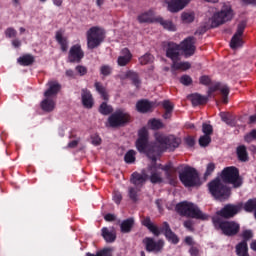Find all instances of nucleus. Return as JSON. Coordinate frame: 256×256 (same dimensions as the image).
<instances>
[{"label":"nucleus","instance_id":"obj_1","mask_svg":"<svg viewBox=\"0 0 256 256\" xmlns=\"http://www.w3.org/2000/svg\"><path fill=\"white\" fill-rule=\"evenodd\" d=\"M181 145V139L174 135H165L161 133L155 134V142L149 143V132L147 129L142 128L138 132V139L136 141V148L139 153H145L152 161V165L148 167L150 174L149 180L154 185L157 183H163V176L159 172L157 166V157L163 153V151H175L177 147Z\"/></svg>","mask_w":256,"mask_h":256},{"label":"nucleus","instance_id":"obj_2","mask_svg":"<svg viewBox=\"0 0 256 256\" xmlns=\"http://www.w3.org/2000/svg\"><path fill=\"white\" fill-rule=\"evenodd\" d=\"M48 89L44 92L45 99L41 102V109L46 113H51V111L55 110V97H57V93L61 91V84L57 81H49L47 83Z\"/></svg>","mask_w":256,"mask_h":256},{"label":"nucleus","instance_id":"obj_3","mask_svg":"<svg viewBox=\"0 0 256 256\" xmlns=\"http://www.w3.org/2000/svg\"><path fill=\"white\" fill-rule=\"evenodd\" d=\"M176 211L179 215L184 217H191L192 219H201L202 221H206L209 216L201 212L197 205L191 202H181L176 205Z\"/></svg>","mask_w":256,"mask_h":256},{"label":"nucleus","instance_id":"obj_4","mask_svg":"<svg viewBox=\"0 0 256 256\" xmlns=\"http://www.w3.org/2000/svg\"><path fill=\"white\" fill-rule=\"evenodd\" d=\"M212 223L215 229L222 231L223 235L227 237H233L239 233L241 226L235 221H225L220 216H214Z\"/></svg>","mask_w":256,"mask_h":256},{"label":"nucleus","instance_id":"obj_5","mask_svg":"<svg viewBox=\"0 0 256 256\" xmlns=\"http://www.w3.org/2000/svg\"><path fill=\"white\" fill-rule=\"evenodd\" d=\"M235 17V12L231 5H223L221 10L214 13L210 19V27L215 29V27H219V25H225L228 21H232Z\"/></svg>","mask_w":256,"mask_h":256},{"label":"nucleus","instance_id":"obj_6","mask_svg":"<svg viewBox=\"0 0 256 256\" xmlns=\"http://www.w3.org/2000/svg\"><path fill=\"white\" fill-rule=\"evenodd\" d=\"M208 189L215 199H219V201H223L225 199H229V195H231V190L225 182L221 180V178H215L208 184Z\"/></svg>","mask_w":256,"mask_h":256},{"label":"nucleus","instance_id":"obj_7","mask_svg":"<svg viewBox=\"0 0 256 256\" xmlns=\"http://www.w3.org/2000/svg\"><path fill=\"white\" fill-rule=\"evenodd\" d=\"M179 179L184 187H199L201 185V179L197 170L191 166H186L179 173Z\"/></svg>","mask_w":256,"mask_h":256},{"label":"nucleus","instance_id":"obj_8","mask_svg":"<svg viewBox=\"0 0 256 256\" xmlns=\"http://www.w3.org/2000/svg\"><path fill=\"white\" fill-rule=\"evenodd\" d=\"M88 49H97L103 41H105V30L103 28L94 26L86 32Z\"/></svg>","mask_w":256,"mask_h":256},{"label":"nucleus","instance_id":"obj_9","mask_svg":"<svg viewBox=\"0 0 256 256\" xmlns=\"http://www.w3.org/2000/svg\"><path fill=\"white\" fill-rule=\"evenodd\" d=\"M221 179L224 183L233 185L235 189L243 185V180L239 176V170L236 167L230 166L223 169Z\"/></svg>","mask_w":256,"mask_h":256},{"label":"nucleus","instance_id":"obj_10","mask_svg":"<svg viewBox=\"0 0 256 256\" xmlns=\"http://www.w3.org/2000/svg\"><path fill=\"white\" fill-rule=\"evenodd\" d=\"M131 121V116L124 109L116 110L108 118V123L110 127H124Z\"/></svg>","mask_w":256,"mask_h":256},{"label":"nucleus","instance_id":"obj_11","mask_svg":"<svg viewBox=\"0 0 256 256\" xmlns=\"http://www.w3.org/2000/svg\"><path fill=\"white\" fill-rule=\"evenodd\" d=\"M143 245H145V249L148 253H161L163 251V247H165V241L157 240L154 238L146 237L142 240Z\"/></svg>","mask_w":256,"mask_h":256},{"label":"nucleus","instance_id":"obj_12","mask_svg":"<svg viewBox=\"0 0 256 256\" xmlns=\"http://www.w3.org/2000/svg\"><path fill=\"white\" fill-rule=\"evenodd\" d=\"M246 27H247V22L245 21H241L237 25L236 32L230 41L231 49H237L239 47H243V38L241 37H243V33L245 32Z\"/></svg>","mask_w":256,"mask_h":256},{"label":"nucleus","instance_id":"obj_13","mask_svg":"<svg viewBox=\"0 0 256 256\" xmlns=\"http://www.w3.org/2000/svg\"><path fill=\"white\" fill-rule=\"evenodd\" d=\"M197 39L193 36H189L180 43V50L183 51L185 57H193L197 47L195 46Z\"/></svg>","mask_w":256,"mask_h":256},{"label":"nucleus","instance_id":"obj_14","mask_svg":"<svg viewBox=\"0 0 256 256\" xmlns=\"http://www.w3.org/2000/svg\"><path fill=\"white\" fill-rule=\"evenodd\" d=\"M241 211V206L227 204L220 211L217 212V217H222L224 219H231V217H235Z\"/></svg>","mask_w":256,"mask_h":256},{"label":"nucleus","instance_id":"obj_15","mask_svg":"<svg viewBox=\"0 0 256 256\" xmlns=\"http://www.w3.org/2000/svg\"><path fill=\"white\" fill-rule=\"evenodd\" d=\"M83 57H85V53L83 52V49H81V45L76 44L70 48L68 54V61L70 63H81Z\"/></svg>","mask_w":256,"mask_h":256},{"label":"nucleus","instance_id":"obj_16","mask_svg":"<svg viewBox=\"0 0 256 256\" xmlns=\"http://www.w3.org/2000/svg\"><path fill=\"white\" fill-rule=\"evenodd\" d=\"M181 50V46L174 43L168 42L166 48V57L171 59L172 61H177L179 59V51Z\"/></svg>","mask_w":256,"mask_h":256},{"label":"nucleus","instance_id":"obj_17","mask_svg":"<svg viewBox=\"0 0 256 256\" xmlns=\"http://www.w3.org/2000/svg\"><path fill=\"white\" fill-rule=\"evenodd\" d=\"M154 107L155 103L150 102L149 100H139L136 103V111H138V113H149L153 111Z\"/></svg>","mask_w":256,"mask_h":256},{"label":"nucleus","instance_id":"obj_18","mask_svg":"<svg viewBox=\"0 0 256 256\" xmlns=\"http://www.w3.org/2000/svg\"><path fill=\"white\" fill-rule=\"evenodd\" d=\"M149 178V175L143 173L139 174L137 172L132 174L131 183L134 185V187L141 189L143 185H145V182Z\"/></svg>","mask_w":256,"mask_h":256},{"label":"nucleus","instance_id":"obj_19","mask_svg":"<svg viewBox=\"0 0 256 256\" xmlns=\"http://www.w3.org/2000/svg\"><path fill=\"white\" fill-rule=\"evenodd\" d=\"M142 224L144 225V227H147L150 233H152L155 237H159V235L163 233V228L161 229L157 227V225L153 224L150 217H146L142 221Z\"/></svg>","mask_w":256,"mask_h":256},{"label":"nucleus","instance_id":"obj_20","mask_svg":"<svg viewBox=\"0 0 256 256\" xmlns=\"http://www.w3.org/2000/svg\"><path fill=\"white\" fill-rule=\"evenodd\" d=\"M163 225H164L163 232H164L166 239L168 241H170V243L177 245V243H179V237H177L175 235V232H173V230H171V226H169V223L164 222Z\"/></svg>","mask_w":256,"mask_h":256},{"label":"nucleus","instance_id":"obj_21","mask_svg":"<svg viewBox=\"0 0 256 256\" xmlns=\"http://www.w3.org/2000/svg\"><path fill=\"white\" fill-rule=\"evenodd\" d=\"M131 59H133L131 51H129L127 48H124L121 51V55L118 57L117 63L119 67H125V65L131 62Z\"/></svg>","mask_w":256,"mask_h":256},{"label":"nucleus","instance_id":"obj_22","mask_svg":"<svg viewBox=\"0 0 256 256\" xmlns=\"http://www.w3.org/2000/svg\"><path fill=\"white\" fill-rule=\"evenodd\" d=\"M81 97L82 105H84L86 109L93 108V95L91 94V91L87 88L82 89Z\"/></svg>","mask_w":256,"mask_h":256},{"label":"nucleus","instance_id":"obj_23","mask_svg":"<svg viewBox=\"0 0 256 256\" xmlns=\"http://www.w3.org/2000/svg\"><path fill=\"white\" fill-rule=\"evenodd\" d=\"M185 5H187L185 0H171L168 2V11L171 13H177L182 9H185Z\"/></svg>","mask_w":256,"mask_h":256},{"label":"nucleus","instance_id":"obj_24","mask_svg":"<svg viewBox=\"0 0 256 256\" xmlns=\"http://www.w3.org/2000/svg\"><path fill=\"white\" fill-rule=\"evenodd\" d=\"M102 237L106 243H115V240L117 239V232H115V229L113 228L112 230H109V228L104 227L102 228Z\"/></svg>","mask_w":256,"mask_h":256},{"label":"nucleus","instance_id":"obj_25","mask_svg":"<svg viewBox=\"0 0 256 256\" xmlns=\"http://www.w3.org/2000/svg\"><path fill=\"white\" fill-rule=\"evenodd\" d=\"M189 99L194 107H197V105H205V103L209 101V97L203 96L199 93H194L190 95Z\"/></svg>","mask_w":256,"mask_h":256},{"label":"nucleus","instance_id":"obj_26","mask_svg":"<svg viewBox=\"0 0 256 256\" xmlns=\"http://www.w3.org/2000/svg\"><path fill=\"white\" fill-rule=\"evenodd\" d=\"M139 23H153L155 21V12L149 10L138 16Z\"/></svg>","mask_w":256,"mask_h":256},{"label":"nucleus","instance_id":"obj_27","mask_svg":"<svg viewBox=\"0 0 256 256\" xmlns=\"http://www.w3.org/2000/svg\"><path fill=\"white\" fill-rule=\"evenodd\" d=\"M156 21H157V23H160V25L167 31H177V27L170 20H165L161 17H158V18H156Z\"/></svg>","mask_w":256,"mask_h":256},{"label":"nucleus","instance_id":"obj_28","mask_svg":"<svg viewBox=\"0 0 256 256\" xmlns=\"http://www.w3.org/2000/svg\"><path fill=\"white\" fill-rule=\"evenodd\" d=\"M191 69V63L189 62H178L177 60L173 61L172 71H187Z\"/></svg>","mask_w":256,"mask_h":256},{"label":"nucleus","instance_id":"obj_29","mask_svg":"<svg viewBox=\"0 0 256 256\" xmlns=\"http://www.w3.org/2000/svg\"><path fill=\"white\" fill-rule=\"evenodd\" d=\"M18 63L24 67H29V65L35 63V58L30 54H26L18 58Z\"/></svg>","mask_w":256,"mask_h":256},{"label":"nucleus","instance_id":"obj_30","mask_svg":"<svg viewBox=\"0 0 256 256\" xmlns=\"http://www.w3.org/2000/svg\"><path fill=\"white\" fill-rule=\"evenodd\" d=\"M218 91H220L222 95V101L223 103H229V86L227 84H221L219 83Z\"/></svg>","mask_w":256,"mask_h":256},{"label":"nucleus","instance_id":"obj_31","mask_svg":"<svg viewBox=\"0 0 256 256\" xmlns=\"http://www.w3.org/2000/svg\"><path fill=\"white\" fill-rule=\"evenodd\" d=\"M134 223L135 221L132 218L124 220L120 225L122 233H130Z\"/></svg>","mask_w":256,"mask_h":256},{"label":"nucleus","instance_id":"obj_32","mask_svg":"<svg viewBox=\"0 0 256 256\" xmlns=\"http://www.w3.org/2000/svg\"><path fill=\"white\" fill-rule=\"evenodd\" d=\"M94 87L96 91L101 95V97L104 99V101H109V95L107 94V89L101 82H95Z\"/></svg>","mask_w":256,"mask_h":256},{"label":"nucleus","instance_id":"obj_33","mask_svg":"<svg viewBox=\"0 0 256 256\" xmlns=\"http://www.w3.org/2000/svg\"><path fill=\"white\" fill-rule=\"evenodd\" d=\"M141 191V188L137 187H129L128 188V197L133 201V203H137L139 201V192Z\"/></svg>","mask_w":256,"mask_h":256},{"label":"nucleus","instance_id":"obj_34","mask_svg":"<svg viewBox=\"0 0 256 256\" xmlns=\"http://www.w3.org/2000/svg\"><path fill=\"white\" fill-rule=\"evenodd\" d=\"M237 155H238V159L239 161H249V156L247 154V147H245V145L239 146L237 148Z\"/></svg>","mask_w":256,"mask_h":256},{"label":"nucleus","instance_id":"obj_35","mask_svg":"<svg viewBox=\"0 0 256 256\" xmlns=\"http://www.w3.org/2000/svg\"><path fill=\"white\" fill-rule=\"evenodd\" d=\"M56 41L61 45L62 51L66 52L68 49L67 38L63 37V33L60 31L56 32Z\"/></svg>","mask_w":256,"mask_h":256},{"label":"nucleus","instance_id":"obj_36","mask_svg":"<svg viewBox=\"0 0 256 256\" xmlns=\"http://www.w3.org/2000/svg\"><path fill=\"white\" fill-rule=\"evenodd\" d=\"M126 77L127 79H131L133 85H135V87H139V85H141V80L139 79V74H137V72H133V71H128L126 73Z\"/></svg>","mask_w":256,"mask_h":256},{"label":"nucleus","instance_id":"obj_37","mask_svg":"<svg viewBox=\"0 0 256 256\" xmlns=\"http://www.w3.org/2000/svg\"><path fill=\"white\" fill-rule=\"evenodd\" d=\"M99 112L102 115H109L113 113V107L107 104V102H103L99 107Z\"/></svg>","mask_w":256,"mask_h":256},{"label":"nucleus","instance_id":"obj_38","mask_svg":"<svg viewBox=\"0 0 256 256\" xmlns=\"http://www.w3.org/2000/svg\"><path fill=\"white\" fill-rule=\"evenodd\" d=\"M135 155H137V152H135V150H129L124 156L125 163H135Z\"/></svg>","mask_w":256,"mask_h":256},{"label":"nucleus","instance_id":"obj_39","mask_svg":"<svg viewBox=\"0 0 256 256\" xmlns=\"http://www.w3.org/2000/svg\"><path fill=\"white\" fill-rule=\"evenodd\" d=\"M153 60L154 58L151 54H145L139 58V62L141 65H149V63H153Z\"/></svg>","mask_w":256,"mask_h":256},{"label":"nucleus","instance_id":"obj_40","mask_svg":"<svg viewBox=\"0 0 256 256\" xmlns=\"http://www.w3.org/2000/svg\"><path fill=\"white\" fill-rule=\"evenodd\" d=\"M100 73L104 77H109V75L113 73V67H111L110 65H102L100 67Z\"/></svg>","mask_w":256,"mask_h":256},{"label":"nucleus","instance_id":"obj_41","mask_svg":"<svg viewBox=\"0 0 256 256\" xmlns=\"http://www.w3.org/2000/svg\"><path fill=\"white\" fill-rule=\"evenodd\" d=\"M202 133H204V135H208V137H211V135H213V126H211V124L203 123Z\"/></svg>","mask_w":256,"mask_h":256},{"label":"nucleus","instance_id":"obj_42","mask_svg":"<svg viewBox=\"0 0 256 256\" xmlns=\"http://www.w3.org/2000/svg\"><path fill=\"white\" fill-rule=\"evenodd\" d=\"M211 143V136L203 135L199 138L200 147H207Z\"/></svg>","mask_w":256,"mask_h":256},{"label":"nucleus","instance_id":"obj_43","mask_svg":"<svg viewBox=\"0 0 256 256\" xmlns=\"http://www.w3.org/2000/svg\"><path fill=\"white\" fill-rule=\"evenodd\" d=\"M242 237H243V241L242 243H245L246 246H247V241H249V239H253V231L251 230H245L243 231L242 233Z\"/></svg>","mask_w":256,"mask_h":256},{"label":"nucleus","instance_id":"obj_44","mask_svg":"<svg viewBox=\"0 0 256 256\" xmlns=\"http://www.w3.org/2000/svg\"><path fill=\"white\" fill-rule=\"evenodd\" d=\"M151 129L157 130V129H163V122L161 120L153 119L150 121Z\"/></svg>","mask_w":256,"mask_h":256},{"label":"nucleus","instance_id":"obj_45","mask_svg":"<svg viewBox=\"0 0 256 256\" xmlns=\"http://www.w3.org/2000/svg\"><path fill=\"white\" fill-rule=\"evenodd\" d=\"M246 143H251V141L256 140V129H253L251 132L245 135L244 137Z\"/></svg>","mask_w":256,"mask_h":256},{"label":"nucleus","instance_id":"obj_46","mask_svg":"<svg viewBox=\"0 0 256 256\" xmlns=\"http://www.w3.org/2000/svg\"><path fill=\"white\" fill-rule=\"evenodd\" d=\"M180 83H182V85H185L187 87L191 85V83H193V79L189 75H183L182 77H180Z\"/></svg>","mask_w":256,"mask_h":256},{"label":"nucleus","instance_id":"obj_47","mask_svg":"<svg viewBox=\"0 0 256 256\" xmlns=\"http://www.w3.org/2000/svg\"><path fill=\"white\" fill-rule=\"evenodd\" d=\"M221 119L224 123H226V125H229L230 127H235V120L229 118L227 114H222Z\"/></svg>","mask_w":256,"mask_h":256},{"label":"nucleus","instance_id":"obj_48","mask_svg":"<svg viewBox=\"0 0 256 256\" xmlns=\"http://www.w3.org/2000/svg\"><path fill=\"white\" fill-rule=\"evenodd\" d=\"M182 21H184V23H193V21H195V16L190 13H183Z\"/></svg>","mask_w":256,"mask_h":256},{"label":"nucleus","instance_id":"obj_49","mask_svg":"<svg viewBox=\"0 0 256 256\" xmlns=\"http://www.w3.org/2000/svg\"><path fill=\"white\" fill-rule=\"evenodd\" d=\"M162 107L165 109V111L173 112L175 105H173V103H171L169 100H164L162 101Z\"/></svg>","mask_w":256,"mask_h":256},{"label":"nucleus","instance_id":"obj_50","mask_svg":"<svg viewBox=\"0 0 256 256\" xmlns=\"http://www.w3.org/2000/svg\"><path fill=\"white\" fill-rule=\"evenodd\" d=\"M215 171V163L211 162L206 167V172L204 174V178L207 179L211 173Z\"/></svg>","mask_w":256,"mask_h":256},{"label":"nucleus","instance_id":"obj_51","mask_svg":"<svg viewBox=\"0 0 256 256\" xmlns=\"http://www.w3.org/2000/svg\"><path fill=\"white\" fill-rule=\"evenodd\" d=\"M122 200H123V195H121V192L115 191L113 194V201L116 203V205H120Z\"/></svg>","mask_w":256,"mask_h":256},{"label":"nucleus","instance_id":"obj_52","mask_svg":"<svg viewBox=\"0 0 256 256\" xmlns=\"http://www.w3.org/2000/svg\"><path fill=\"white\" fill-rule=\"evenodd\" d=\"M5 35L6 37H8L9 39L13 38V37H17V30H15L14 28H8L5 31Z\"/></svg>","mask_w":256,"mask_h":256},{"label":"nucleus","instance_id":"obj_53","mask_svg":"<svg viewBox=\"0 0 256 256\" xmlns=\"http://www.w3.org/2000/svg\"><path fill=\"white\" fill-rule=\"evenodd\" d=\"M76 71L80 77H83V75H87V67L78 65L76 66Z\"/></svg>","mask_w":256,"mask_h":256},{"label":"nucleus","instance_id":"obj_54","mask_svg":"<svg viewBox=\"0 0 256 256\" xmlns=\"http://www.w3.org/2000/svg\"><path fill=\"white\" fill-rule=\"evenodd\" d=\"M200 83H201V85H210L211 78L207 75H204V76L200 77Z\"/></svg>","mask_w":256,"mask_h":256},{"label":"nucleus","instance_id":"obj_55","mask_svg":"<svg viewBox=\"0 0 256 256\" xmlns=\"http://www.w3.org/2000/svg\"><path fill=\"white\" fill-rule=\"evenodd\" d=\"M215 91H219V82L216 83L215 85L209 87V89H208V96H206V97H211V94L215 93Z\"/></svg>","mask_w":256,"mask_h":256},{"label":"nucleus","instance_id":"obj_56","mask_svg":"<svg viewBox=\"0 0 256 256\" xmlns=\"http://www.w3.org/2000/svg\"><path fill=\"white\" fill-rule=\"evenodd\" d=\"M185 143L188 145V147H193V145H195V139H193L191 136H188L185 138Z\"/></svg>","mask_w":256,"mask_h":256},{"label":"nucleus","instance_id":"obj_57","mask_svg":"<svg viewBox=\"0 0 256 256\" xmlns=\"http://www.w3.org/2000/svg\"><path fill=\"white\" fill-rule=\"evenodd\" d=\"M189 253H190L191 256H199V248H197L195 246H192L189 249Z\"/></svg>","mask_w":256,"mask_h":256},{"label":"nucleus","instance_id":"obj_58","mask_svg":"<svg viewBox=\"0 0 256 256\" xmlns=\"http://www.w3.org/2000/svg\"><path fill=\"white\" fill-rule=\"evenodd\" d=\"M184 227L188 229V231H193V220H187L184 222Z\"/></svg>","mask_w":256,"mask_h":256},{"label":"nucleus","instance_id":"obj_59","mask_svg":"<svg viewBox=\"0 0 256 256\" xmlns=\"http://www.w3.org/2000/svg\"><path fill=\"white\" fill-rule=\"evenodd\" d=\"M101 256H113L111 254V248H104L103 250L100 251Z\"/></svg>","mask_w":256,"mask_h":256},{"label":"nucleus","instance_id":"obj_60","mask_svg":"<svg viewBox=\"0 0 256 256\" xmlns=\"http://www.w3.org/2000/svg\"><path fill=\"white\" fill-rule=\"evenodd\" d=\"M92 145H101V138L99 136H93L92 137Z\"/></svg>","mask_w":256,"mask_h":256},{"label":"nucleus","instance_id":"obj_61","mask_svg":"<svg viewBox=\"0 0 256 256\" xmlns=\"http://www.w3.org/2000/svg\"><path fill=\"white\" fill-rule=\"evenodd\" d=\"M104 219H105V221H115V215H113V214H106Z\"/></svg>","mask_w":256,"mask_h":256},{"label":"nucleus","instance_id":"obj_62","mask_svg":"<svg viewBox=\"0 0 256 256\" xmlns=\"http://www.w3.org/2000/svg\"><path fill=\"white\" fill-rule=\"evenodd\" d=\"M77 145H79V140H74L68 144V147H70V149H73L77 147Z\"/></svg>","mask_w":256,"mask_h":256},{"label":"nucleus","instance_id":"obj_63","mask_svg":"<svg viewBox=\"0 0 256 256\" xmlns=\"http://www.w3.org/2000/svg\"><path fill=\"white\" fill-rule=\"evenodd\" d=\"M13 47L19 48L21 47V41L19 39H15L12 41Z\"/></svg>","mask_w":256,"mask_h":256},{"label":"nucleus","instance_id":"obj_64","mask_svg":"<svg viewBox=\"0 0 256 256\" xmlns=\"http://www.w3.org/2000/svg\"><path fill=\"white\" fill-rule=\"evenodd\" d=\"M256 123V114L249 117V124L253 125Z\"/></svg>","mask_w":256,"mask_h":256}]
</instances>
